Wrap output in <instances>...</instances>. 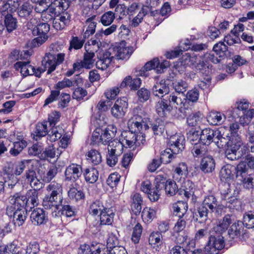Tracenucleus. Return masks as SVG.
Masks as SVG:
<instances>
[{"mask_svg":"<svg viewBox=\"0 0 254 254\" xmlns=\"http://www.w3.org/2000/svg\"><path fill=\"white\" fill-rule=\"evenodd\" d=\"M217 129L209 127L203 129L200 133L199 141L201 143L208 146L211 143H215L216 137L219 135Z\"/></svg>","mask_w":254,"mask_h":254,"instance_id":"obj_18","label":"nucleus"},{"mask_svg":"<svg viewBox=\"0 0 254 254\" xmlns=\"http://www.w3.org/2000/svg\"><path fill=\"white\" fill-rule=\"evenodd\" d=\"M1 176L8 188L10 189H13L15 188L20 186L18 183V179L14 174L13 169L10 166H5L1 172Z\"/></svg>","mask_w":254,"mask_h":254,"instance_id":"obj_12","label":"nucleus"},{"mask_svg":"<svg viewBox=\"0 0 254 254\" xmlns=\"http://www.w3.org/2000/svg\"><path fill=\"white\" fill-rule=\"evenodd\" d=\"M224 248V237L222 234L216 233L209 237L207 245L204 252L207 254H218V251Z\"/></svg>","mask_w":254,"mask_h":254,"instance_id":"obj_6","label":"nucleus"},{"mask_svg":"<svg viewBox=\"0 0 254 254\" xmlns=\"http://www.w3.org/2000/svg\"><path fill=\"white\" fill-rule=\"evenodd\" d=\"M49 194L62 195L63 188L61 184L52 182L47 187Z\"/></svg>","mask_w":254,"mask_h":254,"instance_id":"obj_64","label":"nucleus"},{"mask_svg":"<svg viewBox=\"0 0 254 254\" xmlns=\"http://www.w3.org/2000/svg\"><path fill=\"white\" fill-rule=\"evenodd\" d=\"M215 168V161L211 156H206L202 158L200 169L204 173L212 172Z\"/></svg>","mask_w":254,"mask_h":254,"instance_id":"obj_26","label":"nucleus"},{"mask_svg":"<svg viewBox=\"0 0 254 254\" xmlns=\"http://www.w3.org/2000/svg\"><path fill=\"white\" fill-rule=\"evenodd\" d=\"M188 58H189V60L190 64L194 65L196 70L203 75H208L209 73V64L206 60H205L203 57L201 60H198L195 56L192 57L188 56Z\"/></svg>","mask_w":254,"mask_h":254,"instance_id":"obj_19","label":"nucleus"},{"mask_svg":"<svg viewBox=\"0 0 254 254\" xmlns=\"http://www.w3.org/2000/svg\"><path fill=\"white\" fill-rule=\"evenodd\" d=\"M116 132L117 128L113 125L108 126L105 129L97 127L93 132L91 143L107 144L115 137Z\"/></svg>","mask_w":254,"mask_h":254,"instance_id":"obj_3","label":"nucleus"},{"mask_svg":"<svg viewBox=\"0 0 254 254\" xmlns=\"http://www.w3.org/2000/svg\"><path fill=\"white\" fill-rule=\"evenodd\" d=\"M226 207L234 212L235 210H238L241 208V202L235 196H231L228 197L226 201Z\"/></svg>","mask_w":254,"mask_h":254,"instance_id":"obj_60","label":"nucleus"},{"mask_svg":"<svg viewBox=\"0 0 254 254\" xmlns=\"http://www.w3.org/2000/svg\"><path fill=\"white\" fill-rule=\"evenodd\" d=\"M27 217V211L25 208H17L12 217V222L15 226L20 227L24 223Z\"/></svg>","mask_w":254,"mask_h":254,"instance_id":"obj_28","label":"nucleus"},{"mask_svg":"<svg viewBox=\"0 0 254 254\" xmlns=\"http://www.w3.org/2000/svg\"><path fill=\"white\" fill-rule=\"evenodd\" d=\"M5 27L8 32L15 30L18 26V21L16 17L11 14H6L4 17Z\"/></svg>","mask_w":254,"mask_h":254,"instance_id":"obj_42","label":"nucleus"},{"mask_svg":"<svg viewBox=\"0 0 254 254\" xmlns=\"http://www.w3.org/2000/svg\"><path fill=\"white\" fill-rule=\"evenodd\" d=\"M140 190L147 194L148 198L151 201H156L160 197V193L157 192L155 188H151V183L148 180L141 183Z\"/></svg>","mask_w":254,"mask_h":254,"instance_id":"obj_22","label":"nucleus"},{"mask_svg":"<svg viewBox=\"0 0 254 254\" xmlns=\"http://www.w3.org/2000/svg\"><path fill=\"white\" fill-rule=\"evenodd\" d=\"M45 5L43 9L54 18L65 11L69 7V2L67 0H54L49 5Z\"/></svg>","mask_w":254,"mask_h":254,"instance_id":"obj_8","label":"nucleus"},{"mask_svg":"<svg viewBox=\"0 0 254 254\" xmlns=\"http://www.w3.org/2000/svg\"><path fill=\"white\" fill-rule=\"evenodd\" d=\"M131 199L130 204L131 211L134 215L137 216L141 211L143 203L142 198L139 193H135L132 196Z\"/></svg>","mask_w":254,"mask_h":254,"instance_id":"obj_31","label":"nucleus"},{"mask_svg":"<svg viewBox=\"0 0 254 254\" xmlns=\"http://www.w3.org/2000/svg\"><path fill=\"white\" fill-rule=\"evenodd\" d=\"M203 119V115L200 112L192 113L187 119L189 126L195 127L200 124Z\"/></svg>","mask_w":254,"mask_h":254,"instance_id":"obj_50","label":"nucleus"},{"mask_svg":"<svg viewBox=\"0 0 254 254\" xmlns=\"http://www.w3.org/2000/svg\"><path fill=\"white\" fill-rule=\"evenodd\" d=\"M134 129L129 127V130H124L121 134V140L126 147L139 146L145 142V135L143 131Z\"/></svg>","mask_w":254,"mask_h":254,"instance_id":"obj_2","label":"nucleus"},{"mask_svg":"<svg viewBox=\"0 0 254 254\" xmlns=\"http://www.w3.org/2000/svg\"><path fill=\"white\" fill-rule=\"evenodd\" d=\"M30 218L32 223L36 226L45 225L48 220L47 214L41 208L34 209L30 214Z\"/></svg>","mask_w":254,"mask_h":254,"instance_id":"obj_15","label":"nucleus"},{"mask_svg":"<svg viewBox=\"0 0 254 254\" xmlns=\"http://www.w3.org/2000/svg\"><path fill=\"white\" fill-rule=\"evenodd\" d=\"M133 48L127 46L125 41L121 42L118 46L109 48L98 57L96 65L102 70L106 69L115 58L118 60L128 59L133 52Z\"/></svg>","mask_w":254,"mask_h":254,"instance_id":"obj_1","label":"nucleus"},{"mask_svg":"<svg viewBox=\"0 0 254 254\" xmlns=\"http://www.w3.org/2000/svg\"><path fill=\"white\" fill-rule=\"evenodd\" d=\"M33 6L29 2L23 3L18 8L19 17L24 20H28L33 17Z\"/></svg>","mask_w":254,"mask_h":254,"instance_id":"obj_27","label":"nucleus"},{"mask_svg":"<svg viewBox=\"0 0 254 254\" xmlns=\"http://www.w3.org/2000/svg\"><path fill=\"white\" fill-rule=\"evenodd\" d=\"M242 145L241 140H236L235 144L227 148L225 152V156L228 160L234 161L241 157V154L238 151Z\"/></svg>","mask_w":254,"mask_h":254,"instance_id":"obj_24","label":"nucleus"},{"mask_svg":"<svg viewBox=\"0 0 254 254\" xmlns=\"http://www.w3.org/2000/svg\"><path fill=\"white\" fill-rule=\"evenodd\" d=\"M182 191H183L184 196L189 198L191 196L193 193V187L194 184L190 180H186L184 181L182 184Z\"/></svg>","mask_w":254,"mask_h":254,"instance_id":"obj_54","label":"nucleus"},{"mask_svg":"<svg viewBox=\"0 0 254 254\" xmlns=\"http://www.w3.org/2000/svg\"><path fill=\"white\" fill-rule=\"evenodd\" d=\"M143 111L139 106L134 108L132 111V116L128 122V126L131 129L136 128L137 130H147L149 129L148 121L149 119L142 118Z\"/></svg>","mask_w":254,"mask_h":254,"instance_id":"obj_4","label":"nucleus"},{"mask_svg":"<svg viewBox=\"0 0 254 254\" xmlns=\"http://www.w3.org/2000/svg\"><path fill=\"white\" fill-rule=\"evenodd\" d=\"M51 128L49 130L48 129L47 122L38 123L36 125L35 130L33 133L34 138L37 140L46 135H48L51 133Z\"/></svg>","mask_w":254,"mask_h":254,"instance_id":"obj_29","label":"nucleus"},{"mask_svg":"<svg viewBox=\"0 0 254 254\" xmlns=\"http://www.w3.org/2000/svg\"><path fill=\"white\" fill-rule=\"evenodd\" d=\"M42 65L47 74H50L56 69L57 66L56 63V55L52 53H46L42 61Z\"/></svg>","mask_w":254,"mask_h":254,"instance_id":"obj_25","label":"nucleus"},{"mask_svg":"<svg viewBox=\"0 0 254 254\" xmlns=\"http://www.w3.org/2000/svg\"><path fill=\"white\" fill-rule=\"evenodd\" d=\"M25 182L29 185L32 189H41L44 184L38 177L36 171L32 165L28 170H26L22 177Z\"/></svg>","mask_w":254,"mask_h":254,"instance_id":"obj_9","label":"nucleus"},{"mask_svg":"<svg viewBox=\"0 0 254 254\" xmlns=\"http://www.w3.org/2000/svg\"><path fill=\"white\" fill-rule=\"evenodd\" d=\"M208 122L212 125L221 124L226 119L225 116L218 112L211 111L207 117Z\"/></svg>","mask_w":254,"mask_h":254,"instance_id":"obj_41","label":"nucleus"},{"mask_svg":"<svg viewBox=\"0 0 254 254\" xmlns=\"http://www.w3.org/2000/svg\"><path fill=\"white\" fill-rule=\"evenodd\" d=\"M31 161L29 160H24L21 161L15 166L14 170V175L15 176H19L21 175L24 171L28 170L32 166L30 165Z\"/></svg>","mask_w":254,"mask_h":254,"instance_id":"obj_61","label":"nucleus"},{"mask_svg":"<svg viewBox=\"0 0 254 254\" xmlns=\"http://www.w3.org/2000/svg\"><path fill=\"white\" fill-rule=\"evenodd\" d=\"M234 169L236 177L240 182L242 181L251 173L246 163L243 162L239 163L236 167H234Z\"/></svg>","mask_w":254,"mask_h":254,"instance_id":"obj_35","label":"nucleus"},{"mask_svg":"<svg viewBox=\"0 0 254 254\" xmlns=\"http://www.w3.org/2000/svg\"><path fill=\"white\" fill-rule=\"evenodd\" d=\"M40 189H33L29 190L26 193L25 196H26V201L27 204V207L29 206V203H31L33 207L36 206L38 204V190Z\"/></svg>","mask_w":254,"mask_h":254,"instance_id":"obj_46","label":"nucleus"},{"mask_svg":"<svg viewBox=\"0 0 254 254\" xmlns=\"http://www.w3.org/2000/svg\"><path fill=\"white\" fill-rule=\"evenodd\" d=\"M57 214H60L65 216L67 217H70L75 215V210L72 206L68 204H64L62 203V205L60 209L58 210Z\"/></svg>","mask_w":254,"mask_h":254,"instance_id":"obj_63","label":"nucleus"},{"mask_svg":"<svg viewBox=\"0 0 254 254\" xmlns=\"http://www.w3.org/2000/svg\"><path fill=\"white\" fill-rule=\"evenodd\" d=\"M103 32L98 31L94 37L92 38L90 40L88 41L86 44H87V46L91 47V49L93 51H98L100 47L102 46V41H103Z\"/></svg>","mask_w":254,"mask_h":254,"instance_id":"obj_36","label":"nucleus"},{"mask_svg":"<svg viewBox=\"0 0 254 254\" xmlns=\"http://www.w3.org/2000/svg\"><path fill=\"white\" fill-rule=\"evenodd\" d=\"M244 228L241 225V222H236L235 221L230 226L228 232V235L229 238V241H234L237 242L240 240L241 236L243 233Z\"/></svg>","mask_w":254,"mask_h":254,"instance_id":"obj_23","label":"nucleus"},{"mask_svg":"<svg viewBox=\"0 0 254 254\" xmlns=\"http://www.w3.org/2000/svg\"><path fill=\"white\" fill-rule=\"evenodd\" d=\"M108 206L107 204L104 205L103 202L100 200L97 199L93 201L90 205L89 212L93 215L100 214L103 211L107 209Z\"/></svg>","mask_w":254,"mask_h":254,"instance_id":"obj_38","label":"nucleus"},{"mask_svg":"<svg viewBox=\"0 0 254 254\" xmlns=\"http://www.w3.org/2000/svg\"><path fill=\"white\" fill-rule=\"evenodd\" d=\"M141 80L136 77L132 79L130 76L126 77L120 84V88H123L128 86L131 90H136L141 85Z\"/></svg>","mask_w":254,"mask_h":254,"instance_id":"obj_37","label":"nucleus"},{"mask_svg":"<svg viewBox=\"0 0 254 254\" xmlns=\"http://www.w3.org/2000/svg\"><path fill=\"white\" fill-rule=\"evenodd\" d=\"M163 237L159 232H152L148 238L149 244L152 247H158L162 244Z\"/></svg>","mask_w":254,"mask_h":254,"instance_id":"obj_57","label":"nucleus"},{"mask_svg":"<svg viewBox=\"0 0 254 254\" xmlns=\"http://www.w3.org/2000/svg\"><path fill=\"white\" fill-rule=\"evenodd\" d=\"M156 111L158 115L160 117H164L167 113L170 112L172 110L170 105H168L164 100H159L155 105Z\"/></svg>","mask_w":254,"mask_h":254,"instance_id":"obj_45","label":"nucleus"},{"mask_svg":"<svg viewBox=\"0 0 254 254\" xmlns=\"http://www.w3.org/2000/svg\"><path fill=\"white\" fill-rule=\"evenodd\" d=\"M108 149L109 152L120 154L122 152L124 144L122 140L115 139L109 142Z\"/></svg>","mask_w":254,"mask_h":254,"instance_id":"obj_51","label":"nucleus"},{"mask_svg":"<svg viewBox=\"0 0 254 254\" xmlns=\"http://www.w3.org/2000/svg\"><path fill=\"white\" fill-rule=\"evenodd\" d=\"M169 101L172 106L178 108L181 112L188 108L189 103L185 94L173 93L170 95Z\"/></svg>","mask_w":254,"mask_h":254,"instance_id":"obj_17","label":"nucleus"},{"mask_svg":"<svg viewBox=\"0 0 254 254\" xmlns=\"http://www.w3.org/2000/svg\"><path fill=\"white\" fill-rule=\"evenodd\" d=\"M82 173L86 182L89 183L93 184L98 179V171L94 168H86L82 171Z\"/></svg>","mask_w":254,"mask_h":254,"instance_id":"obj_39","label":"nucleus"},{"mask_svg":"<svg viewBox=\"0 0 254 254\" xmlns=\"http://www.w3.org/2000/svg\"><path fill=\"white\" fill-rule=\"evenodd\" d=\"M243 225L248 229L254 228V212L249 211L246 212L243 218Z\"/></svg>","mask_w":254,"mask_h":254,"instance_id":"obj_59","label":"nucleus"},{"mask_svg":"<svg viewBox=\"0 0 254 254\" xmlns=\"http://www.w3.org/2000/svg\"><path fill=\"white\" fill-rule=\"evenodd\" d=\"M50 31V25L47 23H40L34 28L32 33L34 35L47 36Z\"/></svg>","mask_w":254,"mask_h":254,"instance_id":"obj_53","label":"nucleus"},{"mask_svg":"<svg viewBox=\"0 0 254 254\" xmlns=\"http://www.w3.org/2000/svg\"><path fill=\"white\" fill-rule=\"evenodd\" d=\"M190 48V46L188 44H187L186 43H183L179 47L178 49L172 51L171 52H167L166 57L168 59L176 58L179 56L181 53L182 54V53L183 51H187Z\"/></svg>","mask_w":254,"mask_h":254,"instance_id":"obj_62","label":"nucleus"},{"mask_svg":"<svg viewBox=\"0 0 254 254\" xmlns=\"http://www.w3.org/2000/svg\"><path fill=\"white\" fill-rule=\"evenodd\" d=\"M168 80L162 79L157 81L152 86L151 93L154 96L162 98L170 92L169 84L167 82Z\"/></svg>","mask_w":254,"mask_h":254,"instance_id":"obj_16","label":"nucleus"},{"mask_svg":"<svg viewBox=\"0 0 254 254\" xmlns=\"http://www.w3.org/2000/svg\"><path fill=\"white\" fill-rule=\"evenodd\" d=\"M169 143L175 153H179L185 148V137L180 134H176L170 138Z\"/></svg>","mask_w":254,"mask_h":254,"instance_id":"obj_20","label":"nucleus"},{"mask_svg":"<svg viewBox=\"0 0 254 254\" xmlns=\"http://www.w3.org/2000/svg\"><path fill=\"white\" fill-rule=\"evenodd\" d=\"M68 196L70 199L78 201L84 199V193L81 190H78L75 188H72L68 191Z\"/></svg>","mask_w":254,"mask_h":254,"instance_id":"obj_58","label":"nucleus"},{"mask_svg":"<svg viewBox=\"0 0 254 254\" xmlns=\"http://www.w3.org/2000/svg\"><path fill=\"white\" fill-rule=\"evenodd\" d=\"M61 114L59 112L55 111L51 113L48 117V124L51 128V133L48 134V140L54 142L61 138L64 133V130L59 126L55 127L56 124L59 121Z\"/></svg>","mask_w":254,"mask_h":254,"instance_id":"obj_5","label":"nucleus"},{"mask_svg":"<svg viewBox=\"0 0 254 254\" xmlns=\"http://www.w3.org/2000/svg\"><path fill=\"white\" fill-rule=\"evenodd\" d=\"M96 16L94 15L88 18L86 20V24L88 25L86 30L83 34L84 39H88L90 35H93L95 32L97 23L94 21Z\"/></svg>","mask_w":254,"mask_h":254,"instance_id":"obj_49","label":"nucleus"},{"mask_svg":"<svg viewBox=\"0 0 254 254\" xmlns=\"http://www.w3.org/2000/svg\"><path fill=\"white\" fill-rule=\"evenodd\" d=\"M223 130L222 127L220 130L217 129L219 135L216 137L215 144L218 148H223L227 147V148L230 146L235 144L236 140H241L240 136H230L229 133L225 134L224 132L222 133Z\"/></svg>","mask_w":254,"mask_h":254,"instance_id":"obj_11","label":"nucleus"},{"mask_svg":"<svg viewBox=\"0 0 254 254\" xmlns=\"http://www.w3.org/2000/svg\"><path fill=\"white\" fill-rule=\"evenodd\" d=\"M100 216V223L101 225H111L113 222L114 213L110 207L101 212Z\"/></svg>","mask_w":254,"mask_h":254,"instance_id":"obj_43","label":"nucleus"},{"mask_svg":"<svg viewBox=\"0 0 254 254\" xmlns=\"http://www.w3.org/2000/svg\"><path fill=\"white\" fill-rule=\"evenodd\" d=\"M172 208L173 215L179 218H184L188 211V204L183 201H178L173 204Z\"/></svg>","mask_w":254,"mask_h":254,"instance_id":"obj_33","label":"nucleus"},{"mask_svg":"<svg viewBox=\"0 0 254 254\" xmlns=\"http://www.w3.org/2000/svg\"><path fill=\"white\" fill-rule=\"evenodd\" d=\"M128 108V103L126 97L118 99L111 108L112 115L116 119H122L125 115Z\"/></svg>","mask_w":254,"mask_h":254,"instance_id":"obj_13","label":"nucleus"},{"mask_svg":"<svg viewBox=\"0 0 254 254\" xmlns=\"http://www.w3.org/2000/svg\"><path fill=\"white\" fill-rule=\"evenodd\" d=\"M177 154L175 153L170 147L161 152L160 159L162 163L167 164L176 158Z\"/></svg>","mask_w":254,"mask_h":254,"instance_id":"obj_47","label":"nucleus"},{"mask_svg":"<svg viewBox=\"0 0 254 254\" xmlns=\"http://www.w3.org/2000/svg\"><path fill=\"white\" fill-rule=\"evenodd\" d=\"M213 51L219 58H224L228 51V47L224 42H219L214 45Z\"/></svg>","mask_w":254,"mask_h":254,"instance_id":"obj_56","label":"nucleus"},{"mask_svg":"<svg viewBox=\"0 0 254 254\" xmlns=\"http://www.w3.org/2000/svg\"><path fill=\"white\" fill-rule=\"evenodd\" d=\"M235 221V216L233 215H226L222 219L218 221V224L213 228L216 233L222 234L225 232L231 224Z\"/></svg>","mask_w":254,"mask_h":254,"instance_id":"obj_21","label":"nucleus"},{"mask_svg":"<svg viewBox=\"0 0 254 254\" xmlns=\"http://www.w3.org/2000/svg\"><path fill=\"white\" fill-rule=\"evenodd\" d=\"M87 159L94 165H97L102 162V157L100 153L95 149L88 151L87 155Z\"/></svg>","mask_w":254,"mask_h":254,"instance_id":"obj_52","label":"nucleus"},{"mask_svg":"<svg viewBox=\"0 0 254 254\" xmlns=\"http://www.w3.org/2000/svg\"><path fill=\"white\" fill-rule=\"evenodd\" d=\"M218 203L216 198L213 195L206 196L202 203L204 206L209 209L210 212H214V209Z\"/></svg>","mask_w":254,"mask_h":254,"instance_id":"obj_55","label":"nucleus"},{"mask_svg":"<svg viewBox=\"0 0 254 254\" xmlns=\"http://www.w3.org/2000/svg\"><path fill=\"white\" fill-rule=\"evenodd\" d=\"M63 197L62 195L53 194H47L43 199L42 205L46 209H52L55 211V216H57V210L60 209L62 205Z\"/></svg>","mask_w":254,"mask_h":254,"instance_id":"obj_10","label":"nucleus"},{"mask_svg":"<svg viewBox=\"0 0 254 254\" xmlns=\"http://www.w3.org/2000/svg\"><path fill=\"white\" fill-rule=\"evenodd\" d=\"M26 196L20 192H16L10 197V204L14 205L17 208H25L27 207Z\"/></svg>","mask_w":254,"mask_h":254,"instance_id":"obj_34","label":"nucleus"},{"mask_svg":"<svg viewBox=\"0 0 254 254\" xmlns=\"http://www.w3.org/2000/svg\"><path fill=\"white\" fill-rule=\"evenodd\" d=\"M170 64L168 61L165 60L160 63L158 58H155L146 63L140 70L139 75L141 76H147L148 74L147 72L153 69L156 70L157 72L161 73Z\"/></svg>","mask_w":254,"mask_h":254,"instance_id":"obj_7","label":"nucleus"},{"mask_svg":"<svg viewBox=\"0 0 254 254\" xmlns=\"http://www.w3.org/2000/svg\"><path fill=\"white\" fill-rule=\"evenodd\" d=\"M82 171L81 165L76 163H71L67 166L65 170V181L71 182H76L81 177Z\"/></svg>","mask_w":254,"mask_h":254,"instance_id":"obj_14","label":"nucleus"},{"mask_svg":"<svg viewBox=\"0 0 254 254\" xmlns=\"http://www.w3.org/2000/svg\"><path fill=\"white\" fill-rule=\"evenodd\" d=\"M206 145L200 142L194 143L191 149V153L194 157H201L207 152Z\"/></svg>","mask_w":254,"mask_h":254,"instance_id":"obj_48","label":"nucleus"},{"mask_svg":"<svg viewBox=\"0 0 254 254\" xmlns=\"http://www.w3.org/2000/svg\"><path fill=\"white\" fill-rule=\"evenodd\" d=\"M234 167L230 165H226L222 167L220 171V178L222 182L229 183L233 180V172Z\"/></svg>","mask_w":254,"mask_h":254,"instance_id":"obj_32","label":"nucleus"},{"mask_svg":"<svg viewBox=\"0 0 254 254\" xmlns=\"http://www.w3.org/2000/svg\"><path fill=\"white\" fill-rule=\"evenodd\" d=\"M149 128H151L155 135L162 134L165 130L164 123L161 120H157L153 123L148 121Z\"/></svg>","mask_w":254,"mask_h":254,"instance_id":"obj_44","label":"nucleus"},{"mask_svg":"<svg viewBox=\"0 0 254 254\" xmlns=\"http://www.w3.org/2000/svg\"><path fill=\"white\" fill-rule=\"evenodd\" d=\"M207 207L202 204H200L197 209L195 214L196 215V221L201 223L205 222L208 219V215L211 213Z\"/></svg>","mask_w":254,"mask_h":254,"instance_id":"obj_40","label":"nucleus"},{"mask_svg":"<svg viewBox=\"0 0 254 254\" xmlns=\"http://www.w3.org/2000/svg\"><path fill=\"white\" fill-rule=\"evenodd\" d=\"M85 53L84 54V58L82 61L84 64V68L86 69H90L93 67L94 63L93 58L95 57V53L97 51H93L91 49V47L87 46V44H85L84 46Z\"/></svg>","mask_w":254,"mask_h":254,"instance_id":"obj_30","label":"nucleus"}]
</instances>
